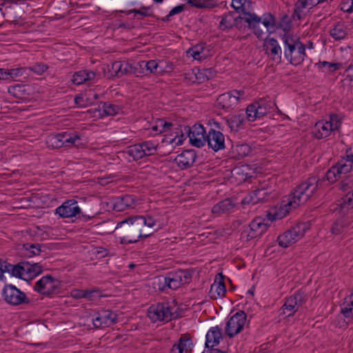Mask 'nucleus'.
I'll use <instances>...</instances> for the list:
<instances>
[{"instance_id":"f8f14e48","label":"nucleus","mask_w":353,"mask_h":353,"mask_svg":"<svg viewBox=\"0 0 353 353\" xmlns=\"http://www.w3.org/2000/svg\"><path fill=\"white\" fill-rule=\"evenodd\" d=\"M265 54L275 63H280L283 60V50L278 41L274 38L268 39L263 44Z\"/></svg>"},{"instance_id":"f03ea898","label":"nucleus","mask_w":353,"mask_h":353,"mask_svg":"<svg viewBox=\"0 0 353 353\" xmlns=\"http://www.w3.org/2000/svg\"><path fill=\"white\" fill-rule=\"evenodd\" d=\"M143 226V216L129 217L117 223L115 228L121 243H134L141 239V228Z\"/></svg>"},{"instance_id":"f3484780","label":"nucleus","mask_w":353,"mask_h":353,"mask_svg":"<svg viewBox=\"0 0 353 353\" xmlns=\"http://www.w3.org/2000/svg\"><path fill=\"white\" fill-rule=\"evenodd\" d=\"M282 48L283 50V59L288 57L294 51L298 49L300 44H303L300 41L299 37L292 34L285 33L282 37Z\"/></svg>"},{"instance_id":"9d476101","label":"nucleus","mask_w":353,"mask_h":353,"mask_svg":"<svg viewBox=\"0 0 353 353\" xmlns=\"http://www.w3.org/2000/svg\"><path fill=\"white\" fill-rule=\"evenodd\" d=\"M4 300L9 304L17 305L29 303V299L24 292L17 289L14 285H6L3 290Z\"/></svg>"},{"instance_id":"4be33fe9","label":"nucleus","mask_w":353,"mask_h":353,"mask_svg":"<svg viewBox=\"0 0 353 353\" xmlns=\"http://www.w3.org/2000/svg\"><path fill=\"white\" fill-rule=\"evenodd\" d=\"M222 339V330L219 326L212 327L206 334L205 347L212 348L219 343Z\"/></svg>"},{"instance_id":"37998d69","label":"nucleus","mask_w":353,"mask_h":353,"mask_svg":"<svg viewBox=\"0 0 353 353\" xmlns=\"http://www.w3.org/2000/svg\"><path fill=\"white\" fill-rule=\"evenodd\" d=\"M308 6L309 5L306 0H298L294 5V12L292 14L293 18H296L299 20L301 19V12H303V10Z\"/></svg>"},{"instance_id":"4468645a","label":"nucleus","mask_w":353,"mask_h":353,"mask_svg":"<svg viewBox=\"0 0 353 353\" xmlns=\"http://www.w3.org/2000/svg\"><path fill=\"white\" fill-rule=\"evenodd\" d=\"M117 314L110 310H102L92 319V323L96 328L110 327L117 323Z\"/></svg>"},{"instance_id":"3c124183","label":"nucleus","mask_w":353,"mask_h":353,"mask_svg":"<svg viewBox=\"0 0 353 353\" xmlns=\"http://www.w3.org/2000/svg\"><path fill=\"white\" fill-rule=\"evenodd\" d=\"M326 122L328 123L332 131L338 130L341 125V119L336 114H331L330 117V121Z\"/></svg>"},{"instance_id":"20e7f679","label":"nucleus","mask_w":353,"mask_h":353,"mask_svg":"<svg viewBox=\"0 0 353 353\" xmlns=\"http://www.w3.org/2000/svg\"><path fill=\"white\" fill-rule=\"evenodd\" d=\"M193 270H177L175 272H170L165 277L157 278L158 283L163 284V287L159 286V290H164L165 287L176 290L182 285L189 283L192 281Z\"/></svg>"},{"instance_id":"79ce46f5","label":"nucleus","mask_w":353,"mask_h":353,"mask_svg":"<svg viewBox=\"0 0 353 353\" xmlns=\"http://www.w3.org/2000/svg\"><path fill=\"white\" fill-rule=\"evenodd\" d=\"M142 67L144 68L145 75L161 72L157 70L159 65L155 60L142 61Z\"/></svg>"},{"instance_id":"39448f33","label":"nucleus","mask_w":353,"mask_h":353,"mask_svg":"<svg viewBox=\"0 0 353 353\" xmlns=\"http://www.w3.org/2000/svg\"><path fill=\"white\" fill-rule=\"evenodd\" d=\"M81 139V137L76 132H63L57 134H51L48 136L46 143L49 148L58 149L62 147L75 146L79 148L83 144L76 142Z\"/></svg>"},{"instance_id":"680f3d73","label":"nucleus","mask_w":353,"mask_h":353,"mask_svg":"<svg viewBox=\"0 0 353 353\" xmlns=\"http://www.w3.org/2000/svg\"><path fill=\"white\" fill-rule=\"evenodd\" d=\"M340 205L343 208H352L353 206L352 194H350V192H347L344 196L342 197Z\"/></svg>"},{"instance_id":"774afa93","label":"nucleus","mask_w":353,"mask_h":353,"mask_svg":"<svg viewBox=\"0 0 353 353\" xmlns=\"http://www.w3.org/2000/svg\"><path fill=\"white\" fill-rule=\"evenodd\" d=\"M347 75L345 79V81H349L350 82H353V65L350 67L347 70Z\"/></svg>"},{"instance_id":"f704fd0d","label":"nucleus","mask_w":353,"mask_h":353,"mask_svg":"<svg viewBox=\"0 0 353 353\" xmlns=\"http://www.w3.org/2000/svg\"><path fill=\"white\" fill-rule=\"evenodd\" d=\"M43 272V267L39 263H31L26 261V275L32 279Z\"/></svg>"},{"instance_id":"a18cd8bd","label":"nucleus","mask_w":353,"mask_h":353,"mask_svg":"<svg viewBox=\"0 0 353 353\" xmlns=\"http://www.w3.org/2000/svg\"><path fill=\"white\" fill-rule=\"evenodd\" d=\"M257 108H256V105H254V103H252L251 104H250L246 110H245V112L244 113L245 114V118H246V119L248 121H254L256 119H259L258 118V114H257V111H256Z\"/></svg>"},{"instance_id":"ddd939ff","label":"nucleus","mask_w":353,"mask_h":353,"mask_svg":"<svg viewBox=\"0 0 353 353\" xmlns=\"http://www.w3.org/2000/svg\"><path fill=\"white\" fill-rule=\"evenodd\" d=\"M77 203V201L75 199H68L56 209L55 213L61 218H72L77 215H79V218H80L81 210Z\"/></svg>"},{"instance_id":"72a5a7b5","label":"nucleus","mask_w":353,"mask_h":353,"mask_svg":"<svg viewBox=\"0 0 353 353\" xmlns=\"http://www.w3.org/2000/svg\"><path fill=\"white\" fill-rule=\"evenodd\" d=\"M60 281L51 276V279H50L47 283L44 296L50 297L54 294H59L60 292Z\"/></svg>"},{"instance_id":"4d7b16f0","label":"nucleus","mask_w":353,"mask_h":353,"mask_svg":"<svg viewBox=\"0 0 353 353\" xmlns=\"http://www.w3.org/2000/svg\"><path fill=\"white\" fill-rule=\"evenodd\" d=\"M92 294V292L89 290H73L71 291V296L77 299L81 298L90 299Z\"/></svg>"},{"instance_id":"7c9ffc66","label":"nucleus","mask_w":353,"mask_h":353,"mask_svg":"<svg viewBox=\"0 0 353 353\" xmlns=\"http://www.w3.org/2000/svg\"><path fill=\"white\" fill-rule=\"evenodd\" d=\"M330 34L335 40H342L347 35V26L344 23L339 22L333 28L330 29Z\"/></svg>"},{"instance_id":"052dcab7","label":"nucleus","mask_w":353,"mask_h":353,"mask_svg":"<svg viewBox=\"0 0 353 353\" xmlns=\"http://www.w3.org/2000/svg\"><path fill=\"white\" fill-rule=\"evenodd\" d=\"M26 68H17L8 70V79H15L18 77H23L26 74Z\"/></svg>"},{"instance_id":"603ef678","label":"nucleus","mask_w":353,"mask_h":353,"mask_svg":"<svg viewBox=\"0 0 353 353\" xmlns=\"http://www.w3.org/2000/svg\"><path fill=\"white\" fill-rule=\"evenodd\" d=\"M214 75L215 72L212 68H205L202 72H199V74H196V79L201 81H204L205 80H209Z\"/></svg>"},{"instance_id":"338daca9","label":"nucleus","mask_w":353,"mask_h":353,"mask_svg":"<svg viewBox=\"0 0 353 353\" xmlns=\"http://www.w3.org/2000/svg\"><path fill=\"white\" fill-rule=\"evenodd\" d=\"M197 8H213L217 6L214 0H202L201 5H196Z\"/></svg>"},{"instance_id":"c9c22d12","label":"nucleus","mask_w":353,"mask_h":353,"mask_svg":"<svg viewBox=\"0 0 353 353\" xmlns=\"http://www.w3.org/2000/svg\"><path fill=\"white\" fill-rule=\"evenodd\" d=\"M127 153L132 157L134 161H137L145 157V152H143L141 143L134 144L128 147Z\"/></svg>"},{"instance_id":"6e6d98bb","label":"nucleus","mask_w":353,"mask_h":353,"mask_svg":"<svg viewBox=\"0 0 353 353\" xmlns=\"http://www.w3.org/2000/svg\"><path fill=\"white\" fill-rule=\"evenodd\" d=\"M249 1L250 0H232V7L237 11L241 10L244 16H245V13H250L247 12L245 8V3Z\"/></svg>"},{"instance_id":"a878e982","label":"nucleus","mask_w":353,"mask_h":353,"mask_svg":"<svg viewBox=\"0 0 353 353\" xmlns=\"http://www.w3.org/2000/svg\"><path fill=\"white\" fill-rule=\"evenodd\" d=\"M245 118L243 110L241 112L231 116L226 120L228 127L232 131H238L243 128L245 123Z\"/></svg>"},{"instance_id":"c03bdc74","label":"nucleus","mask_w":353,"mask_h":353,"mask_svg":"<svg viewBox=\"0 0 353 353\" xmlns=\"http://www.w3.org/2000/svg\"><path fill=\"white\" fill-rule=\"evenodd\" d=\"M350 298L345 299L344 303L341 305V313L346 318H351L353 316V304H350Z\"/></svg>"},{"instance_id":"a19ab883","label":"nucleus","mask_w":353,"mask_h":353,"mask_svg":"<svg viewBox=\"0 0 353 353\" xmlns=\"http://www.w3.org/2000/svg\"><path fill=\"white\" fill-rule=\"evenodd\" d=\"M254 105H256V108H257L256 111L259 119L263 118L268 113L270 112L271 106L270 104H267V103L261 99L259 101L254 102Z\"/></svg>"},{"instance_id":"864d4df0","label":"nucleus","mask_w":353,"mask_h":353,"mask_svg":"<svg viewBox=\"0 0 353 353\" xmlns=\"http://www.w3.org/2000/svg\"><path fill=\"white\" fill-rule=\"evenodd\" d=\"M235 150L238 153L239 158L247 157L252 152L251 148L246 143L236 145Z\"/></svg>"},{"instance_id":"bf43d9fd","label":"nucleus","mask_w":353,"mask_h":353,"mask_svg":"<svg viewBox=\"0 0 353 353\" xmlns=\"http://www.w3.org/2000/svg\"><path fill=\"white\" fill-rule=\"evenodd\" d=\"M28 69L37 74H42L48 69V65L43 63H37Z\"/></svg>"},{"instance_id":"0eeeda50","label":"nucleus","mask_w":353,"mask_h":353,"mask_svg":"<svg viewBox=\"0 0 353 353\" xmlns=\"http://www.w3.org/2000/svg\"><path fill=\"white\" fill-rule=\"evenodd\" d=\"M243 90H233L220 94L216 99V106L229 112L233 110L239 103L241 98L244 95Z\"/></svg>"},{"instance_id":"49530a36","label":"nucleus","mask_w":353,"mask_h":353,"mask_svg":"<svg viewBox=\"0 0 353 353\" xmlns=\"http://www.w3.org/2000/svg\"><path fill=\"white\" fill-rule=\"evenodd\" d=\"M50 279H51L50 275L43 276L35 283L34 287V290L37 291L41 294L44 295V292L46 289L47 283Z\"/></svg>"},{"instance_id":"de8ad7c7","label":"nucleus","mask_w":353,"mask_h":353,"mask_svg":"<svg viewBox=\"0 0 353 353\" xmlns=\"http://www.w3.org/2000/svg\"><path fill=\"white\" fill-rule=\"evenodd\" d=\"M103 113L106 116H113L117 114L119 111V107L110 103H103L102 105Z\"/></svg>"},{"instance_id":"1a4fd4ad","label":"nucleus","mask_w":353,"mask_h":353,"mask_svg":"<svg viewBox=\"0 0 353 353\" xmlns=\"http://www.w3.org/2000/svg\"><path fill=\"white\" fill-rule=\"evenodd\" d=\"M148 316L154 322L157 321H169L174 318V314L171 312L168 303H157L150 307Z\"/></svg>"},{"instance_id":"ea45409f","label":"nucleus","mask_w":353,"mask_h":353,"mask_svg":"<svg viewBox=\"0 0 353 353\" xmlns=\"http://www.w3.org/2000/svg\"><path fill=\"white\" fill-rule=\"evenodd\" d=\"M128 74H133L137 77L145 75V70L142 67V61L134 64L128 62Z\"/></svg>"},{"instance_id":"f257e3e1","label":"nucleus","mask_w":353,"mask_h":353,"mask_svg":"<svg viewBox=\"0 0 353 353\" xmlns=\"http://www.w3.org/2000/svg\"><path fill=\"white\" fill-rule=\"evenodd\" d=\"M234 12H229L225 14L221 21V26L230 29L234 26L241 28V23L244 21L248 24V28L253 30V33L259 39H263L264 30H268L276 25V17L270 12L263 14V17H259L255 13H245L243 17H234Z\"/></svg>"},{"instance_id":"8fccbe9b","label":"nucleus","mask_w":353,"mask_h":353,"mask_svg":"<svg viewBox=\"0 0 353 353\" xmlns=\"http://www.w3.org/2000/svg\"><path fill=\"white\" fill-rule=\"evenodd\" d=\"M185 5L184 4H181V5H179L174 8H173L169 12V14L168 15H166L165 17H163V18H157V20H161L163 22H168L170 21V17L175 15V14H177L181 12H183L184 10H185Z\"/></svg>"},{"instance_id":"9b49d317","label":"nucleus","mask_w":353,"mask_h":353,"mask_svg":"<svg viewBox=\"0 0 353 353\" xmlns=\"http://www.w3.org/2000/svg\"><path fill=\"white\" fill-rule=\"evenodd\" d=\"M184 129L188 133L190 142L192 145L200 148L205 145L207 134L202 125L195 124L191 128L185 126Z\"/></svg>"},{"instance_id":"4c0bfd02","label":"nucleus","mask_w":353,"mask_h":353,"mask_svg":"<svg viewBox=\"0 0 353 353\" xmlns=\"http://www.w3.org/2000/svg\"><path fill=\"white\" fill-rule=\"evenodd\" d=\"M205 44H198L194 46L187 50V54L192 56L194 59L201 60L206 57V54H203Z\"/></svg>"},{"instance_id":"423d86ee","label":"nucleus","mask_w":353,"mask_h":353,"mask_svg":"<svg viewBox=\"0 0 353 353\" xmlns=\"http://www.w3.org/2000/svg\"><path fill=\"white\" fill-rule=\"evenodd\" d=\"M309 229L307 223H300L290 230H287L277 238L279 245L288 248L302 238Z\"/></svg>"},{"instance_id":"6e6552de","label":"nucleus","mask_w":353,"mask_h":353,"mask_svg":"<svg viewBox=\"0 0 353 353\" xmlns=\"http://www.w3.org/2000/svg\"><path fill=\"white\" fill-rule=\"evenodd\" d=\"M247 320V314L244 311L239 310L230 317L226 323L225 334L230 338L241 332Z\"/></svg>"},{"instance_id":"aec40b11","label":"nucleus","mask_w":353,"mask_h":353,"mask_svg":"<svg viewBox=\"0 0 353 353\" xmlns=\"http://www.w3.org/2000/svg\"><path fill=\"white\" fill-rule=\"evenodd\" d=\"M193 343L191 338L187 334H183L176 343L172 346L170 353H192Z\"/></svg>"},{"instance_id":"412c9836","label":"nucleus","mask_w":353,"mask_h":353,"mask_svg":"<svg viewBox=\"0 0 353 353\" xmlns=\"http://www.w3.org/2000/svg\"><path fill=\"white\" fill-rule=\"evenodd\" d=\"M220 276L219 281H217V277L214 282V283L211 285L210 290L209 292V294L211 299H216L219 297H223L226 294V288L223 281V275L220 273L219 274Z\"/></svg>"},{"instance_id":"69168bd1","label":"nucleus","mask_w":353,"mask_h":353,"mask_svg":"<svg viewBox=\"0 0 353 353\" xmlns=\"http://www.w3.org/2000/svg\"><path fill=\"white\" fill-rule=\"evenodd\" d=\"M158 123L160 124L159 133L165 132L171 129L173 124L170 122H167L163 119H159Z\"/></svg>"},{"instance_id":"13d9d810","label":"nucleus","mask_w":353,"mask_h":353,"mask_svg":"<svg viewBox=\"0 0 353 353\" xmlns=\"http://www.w3.org/2000/svg\"><path fill=\"white\" fill-rule=\"evenodd\" d=\"M262 235L261 234H258V232L256 230H251L250 226L241 233V237L246 238V241L260 237Z\"/></svg>"},{"instance_id":"a211bd4d","label":"nucleus","mask_w":353,"mask_h":353,"mask_svg":"<svg viewBox=\"0 0 353 353\" xmlns=\"http://www.w3.org/2000/svg\"><path fill=\"white\" fill-rule=\"evenodd\" d=\"M352 170L351 166L343 160L338 162L326 172V179L330 183H334L341 174H346Z\"/></svg>"},{"instance_id":"5fc2aeb1","label":"nucleus","mask_w":353,"mask_h":353,"mask_svg":"<svg viewBox=\"0 0 353 353\" xmlns=\"http://www.w3.org/2000/svg\"><path fill=\"white\" fill-rule=\"evenodd\" d=\"M141 143L143 152H145V156L154 154L157 151V145L152 141H143Z\"/></svg>"},{"instance_id":"c85d7f7f","label":"nucleus","mask_w":353,"mask_h":353,"mask_svg":"<svg viewBox=\"0 0 353 353\" xmlns=\"http://www.w3.org/2000/svg\"><path fill=\"white\" fill-rule=\"evenodd\" d=\"M234 204L229 198L215 204L212 208V212L214 214L219 215L221 214L226 213L233 209Z\"/></svg>"},{"instance_id":"b1692460","label":"nucleus","mask_w":353,"mask_h":353,"mask_svg":"<svg viewBox=\"0 0 353 353\" xmlns=\"http://www.w3.org/2000/svg\"><path fill=\"white\" fill-rule=\"evenodd\" d=\"M305 56V46L300 44L298 49L285 58V59L292 65H298L303 63Z\"/></svg>"},{"instance_id":"58836bf2","label":"nucleus","mask_w":353,"mask_h":353,"mask_svg":"<svg viewBox=\"0 0 353 353\" xmlns=\"http://www.w3.org/2000/svg\"><path fill=\"white\" fill-rule=\"evenodd\" d=\"M10 274L12 276L27 280V279L24 278V276H26V261H21L16 265H13Z\"/></svg>"},{"instance_id":"0e129e2a","label":"nucleus","mask_w":353,"mask_h":353,"mask_svg":"<svg viewBox=\"0 0 353 353\" xmlns=\"http://www.w3.org/2000/svg\"><path fill=\"white\" fill-rule=\"evenodd\" d=\"M291 296L294 302H296L297 306L302 305L305 301L306 296L303 292L299 291Z\"/></svg>"},{"instance_id":"393cba45","label":"nucleus","mask_w":353,"mask_h":353,"mask_svg":"<svg viewBox=\"0 0 353 353\" xmlns=\"http://www.w3.org/2000/svg\"><path fill=\"white\" fill-rule=\"evenodd\" d=\"M41 246L39 243H24L20 249L21 256L31 258L34 256H39L41 252Z\"/></svg>"},{"instance_id":"c756f323","label":"nucleus","mask_w":353,"mask_h":353,"mask_svg":"<svg viewBox=\"0 0 353 353\" xmlns=\"http://www.w3.org/2000/svg\"><path fill=\"white\" fill-rule=\"evenodd\" d=\"M128 61H114L111 66V76L121 77L123 75H128Z\"/></svg>"},{"instance_id":"dca6fc26","label":"nucleus","mask_w":353,"mask_h":353,"mask_svg":"<svg viewBox=\"0 0 353 353\" xmlns=\"http://www.w3.org/2000/svg\"><path fill=\"white\" fill-rule=\"evenodd\" d=\"M206 142L209 148L217 152L225 148L224 135L220 131L211 128L207 134Z\"/></svg>"},{"instance_id":"e433bc0d","label":"nucleus","mask_w":353,"mask_h":353,"mask_svg":"<svg viewBox=\"0 0 353 353\" xmlns=\"http://www.w3.org/2000/svg\"><path fill=\"white\" fill-rule=\"evenodd\" d=\"M296 306V302H294L292 296H290L286 299L284 305L281 308V310H282L281 314H286L287 316H291L297 310Z\"/></svg>"},{"instance_id":"473e14b6","label":"nucleus","mask_w":353,"mask_h":353,"mask_svg":"<svg viewBox=\"0 0 353 353\" xmlns=\"http://www.w3.org/2000/svg\"><path fill=\"white\" fill-rule=\"evenodd\" d=\"M265 219L258 216L256 217L250 223V227L251 230H256L258 234H264L268 228L270 227L269 223H265Z\"/></svg>"},{"instance_id":"2eb2a0df","label":"nucleus","mask_w":353,"mask_h":353,"mask_svg":"<svg viewBox=\"0 0 353 353\" xmlns=\"http://www.w3.org/2000/svg\"><path fill=\"white\" fill-rule=\"evenodd\" d=\"M270 192L268 189L262 187L256 188L252 191L250 194L245 196L243 201V204H256L258 203L266 202L269 200Z\"/></svg>"},{"instance_id":"6ab92c4d","label":"nucleus","mask_w":353,"mask_h":353,"mask_svg":"<svg viewBox=\"0 0 353 353\" xmlns=\"http://www.w3.org/2000/svg\"><path fill=\"white\" fill-rule=\"evenodd\" d=\"M196 159V154L194 150H186L177 155L174 162L181 170L190 168Z\"/></svg>"},{"instance_id":"7ed1b4c3","label":"nucleus","mask_w":353,"mask_h":353,"mask_svg":"<svg viewBox=\"0 0 353 353\" xmlns=\"http://www.w3.org/2000/svg\"><path fill=\"white\" fill-rule=\"evenodd\" d=\"M321 183L316 176H310L296 187L288 205L292 208L305 204L317 191Z\"/></svg>"},{"instance_id":"cd10ccee","label":"nucleus","mask_w":353,"mask_h":353,"mask_svg":"<svg viewBox=\"0 0 353 353\" xmlns=\"http://www.w3.org/2000/svg\"><path fill=\"white\" fill-rule=\"evenodd\" d=\"M135 201L131 195L126 194L117 199L114 203V209L117 211H124L128 208H133Z\"/></svg>"},{"instance_id":"e2e57ef3","label":"nucleus","mask_w":353,"mask_h":353,"mask_svg":"<svg viewBox=\"0 0 353 353\" xmlns=\"http://www.w3.org/2000/svg\"><path fill=\"white\" fill-rule=\"evenodd\" d=\"M319 65L320 67H328V70L330 72H333L336 70H339L342 67V63H330L327 61L319 62Z\"/></svg>"},{"instance_id":"09e8293b","label":"nucleus","mask_w":353,"mask_h":353,"mask_svg":"<svg viewBox=\"0 0 353 353\" xmlns=\"http://www.w3.org/2000/svg\"><path fill=\"white\" fill-rule=\"evenodd\" d=\"M149 10H150V7L141 6L140 9H132L128 12L120 10L119 12L126 13L127 14L134 13L135 14H138L143 17H154L152 12H148Z\"/></svg>"},{"instance_id":"bb28decb","label":"nucleus","mask_w":353,"mask_h":353,"mask_svg":"<svg viewBox=\"0 0 353 353\" xmlns=\"http://www.w3.org/2000/svg\"><path fill=\"white\" fill-rule=\"evenodd\" d=\"M96 77V73L91 70H79L73 74L72 81L75 85H81L87 81H91Z\"/></svg>"},{"instance_id":"2f4dec72","label":"nucleus","mask_w":353,"mask_h":353,"mask_svg":"<svg viewBox=\"0 0 353 353\" xmlns=\"http://www.w3.org/2000/svg\"><path fill=\"white\" fill-rule=\"evenodd\" d=\"M155 224L156 221L152 216H143V226L141 228V239L150 236L153 234L152 228Z\"/></svg>"},{"instance_id":"5701e85b","label":"nucleus","mask_w":353,"mask_h":353,"mask_svg":"<svg viewBox=\"0 0 353 353\" xmlns=\"http://www.w3.org/2000/svg\"><path fill=\"white\" fill-rule=\"evenodd\" d=\"M332 132L328 123L319 121L314 125L312 133L316 139H322L330 136Z\"/></svg>"}]
</instances>
